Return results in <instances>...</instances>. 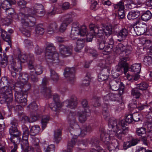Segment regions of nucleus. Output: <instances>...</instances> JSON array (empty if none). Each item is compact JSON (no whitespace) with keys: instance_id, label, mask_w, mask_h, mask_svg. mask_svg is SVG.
I'll use <instances>...</instances> for the list:
<instances>
[{"instance_id":"f257e3e1","label":"nucleus","mask_w":152,"mask_h":152,"mask_svg":"<svg viewBox=\"0 0 152 152\" xmlns=\"http://www.w3.org/2000/svg\"><path fill=\"white\" fill-rule=\"evenodd\" d=\"M14 83L6 76L1 78L0 80V103H6L7 106L11 107L10 103L13 100L12 87Z\"/></svg>"},{"instance_id":"f03ea898","label":"nucleus","mask_w":152,"mask_h":152,"mask_svg":"<svg viewBox=\"0 0 152 152\" xmlns=\"http://www.w3.org/2000/svg\"><path fill=\"white\" fill-rule=\"evenodd\" d=\"M133 121L132 115L131 114L126 115L125 120L117 121L114 119H110L108 123L110 128L113 130L114 135L119 139L121 140L122 137L128 132V128L125 126Z\"/></svg>"},{"instance_id":"7ed1b4c3","label":"nucleus","mask_w":152,"mask_h":152,"mask_svg":"<svg viewBox=\"0 0 152 152\" xmlns=\"http://www.w3.org/2000/svg\"><path fill=\"white\" fill-rule=\"evenodd\" d=\"M55 48L53 44L48 43L46 48L45 55L48 63L49 66L58 64L60 61L59 54L55 52Z\"/></svg>"},{"instance_id":"20e7f679","label":"nucleus","mask_w":152,"mask_h":152,"mask_svg":"<svg viewBox=\"0 0 152 152\" xmlns=\"http://www.w3.org/2000/svg\"><path fill=\"white\" fill-rule=\"evenodd\" d=\"M94 29L93 31L95 33H96L99 38L102 39L104 35L110 36L113 32V27L111 25L104 26L102 27L99 25H93L91 28Z\"/></svg>"},{"instance_id":"39448f33","label":"nucleus","mask_w":152,"mask_h":152,"mask_svg":"<svg viewBox=\"0 0 152 152\" xmlns=\"http://www.w3.org/2000/svg\"><path fill=\"white\" fill-rule=\"evenodd\" d=\"M18 18L23 26L32 27L35 25L36 19L31 15L20 12L18 14Z\"/></svg>"},{"instance_id":"423d86ee","label":"nucleus","mask_w":152,"mask_h":152,"mask_svg":"<svg viewBox=\"0 0 152 152\" xmlns=\"http://www.w3.org/2000/svg\"><path fill=\"white\" fill-rule=\"evenodd\" d=\"M9 133L11 136L9 140L12 143H19L20 142L19 137L21 135V133L17 127L11 126L9 129Z\"/></svg>"},{"instance_id":"0eeeda50","label":"nucleus","mask_w":152,"mask_h":152,"mask_svg":"<svg viewBox=\"0 0 152 152\" xmlns=\"http://www.w3.org/2000/svg\"><path fill=\"white\" fill-rule=\"evenodd\" d=\"M73 46L71 45L66 46L62 44L59 45V53L63 58L69 57L72 54Z\"/></svg>"},{"instance_id":"6e6552de","label":"nucleus","mask_w":152,"mask_h":152,"mask_svg":"<svg viewBox=\"0 0 152 152\" xmlns=\"http://www.w3.org/2000/svg\"><path fill=\"white\" fill-rule=\"evenodd\" d=\"M110 88L113 91L118 90V94L120 95L123 94L124 87L122 83L114 80L110 82Z\"/></svg>"},{"instance_id":"1a4fd4ad","label":"nucleus","mask_w":152,"mask_h":152,"mask_svg":"<svg viewBox=\"0 0 152 152\" xmlns=\"http://www.w3.org/2000/svg\"><path fill=\"white\" fill-rule=\"evenodd\" d=\"M75 69L74 67H67L65 70L64 76L72 84H73L75 81Z\"/></svg>"},{"instance_id":"9d476101","label":"nucleus","mask_w":152,"mask_h":152,"mask_svg":"<svg viewBox=\"0 0 152 152\" xmlns=\"http://www.w3.org/2000/svg\"><path fill=\"white\" fill-rule=\"evenodd\" d=\"M23 91H15V101L20 104L23 106H25L27 104V101Z\"/></svg>"},{"instance_id":"9b49d317","label":"nucleus","mask_w":152,"mask_h":152,"mask_svg":"<svg viewBox=\"0 0 152 152\" xmlns=\"http://www.w3.org/2000/svg\"><path fill=\"white\" fill-rule=\"evenodd\" d=\"M77 98L75 96H72L68 100H66L63 103L64 106L66 107L68 110L69 109L75 108L77 104Z\"/></svg>"},{"instance_id":"f8f14e48","label":"nucleus","mask_w":152,"mask_h":152,"mask_svg":"<svg viewBox=\"0 0 152 152\" xmlns=\"http://www.w3.org/2000/svg\"><path fill=\"white\" fill-rule=\"evenodd\" d=\"M121 95L119 94H115L112 93H110L104 96L103 97V99L105 102L109 101L120 102L122 100Z\"/></svg>"},{"instance_id":"ddd939ff","label":"nucleus","mask_w":152,"mask_h":152,"mask_svg":"<svg viewBox=\"0 0 152 152\" xmlns=\"http://www.w3.org/2000/svg\"><path fill=\"white\" fill-rule=\"evenodd\" d=\"M34 65H33V60L32 59L28 63V67L30 70V75L32 81L34 83L37 82L38 81V78L36 73L34 72Z\"/></svg>"},{"instance_id":"4468645a","label":"nucleus","mask_w":152,"mask_h":152,"mask_svg":"<svg viewBox=\"0 0 152 152\" xmlns=\"http://www.w3.org/2000/svg\"><path fill=\"white\" fill-rule=\"evenodd\" d=\"M34 14L40 16L44 15L45 12L43 5L40 4H35L33 7V14Z\"/></svg>"},{"instance_id":"2eb2a0df","label":"nucleus","mask_w":152,"mask_h":152,"mask_svg":"<svg viewBox=\"0 0 152 152\" xmlns=\"http://www.w3.org/2000/svg\"><path fill=\"white\" fill-rule=\"evenodd\" d=\"M99 132L101 140L106 144H108L110 140L109 137L111 136L112 137L113 136H111V134H110V136L108 134L106 133L105 132L104 129L103 128H101L100 129Z\"/></svg>"},{"instance_id":"dca6fc26","label":"nucleus","mask_w":152,"mask_h":152,"mask_svg":"<svg viewBox=\"0 0 152 152\" xmlns=\"http://www.w3.org/2000/svg\"><path fill=\"white\" fill-rule=\"evenodd\" d=\"M89 112L88 111H84L77 113L78 119L80 123H83L87 120L88 117L89 115Z\"/></svg>"},{"instance_id":"f3484780","label":"nucleus","mask_w":152,"mask_h":152,"mask_svg":"<svg viewBox=\"0 0 152 152\" xmlns=\"http://www.w3.org/2000/svg\"><path fill=\"white\" fill-rule=\"evenodd\" d=\"M128 31L125 28H123L117 34L118 40L121 42L125 39L128 35Z\"/></svg>"},{"instance_id":"a211bd4d","label":"nucleus","mask_w":152,"mask_h":152,"mask_svg":"<svg viewBox=\"0 0 152 152\" xmlns=\"http://www.w3.org/2000/svg\"><path fill=\"white\" fill-rule=\"evenodd\" d=\"M76 112H70L67 117L68 121L71 127L76 123Z\"/></svg>"},{"instance_id":"6ab92c4d","label":"nucleus","mask_w":152,"mask_h":152,"mask_svg":"<svg viewBox=\"0 0 152 152\" xmlns=\"http://www.w3.org/2000/svg\"><path fill=\"white\" fill-rule=\"evenodd\" d=\"M129 59V58L127 57H124L121 58L118 65L115 67V71L118 72L122 71L124 62L128 61Z\"/></svg>"},{"instance_id":"aec40b11","label":"nucleus","mask_w":152,"mask_h":152,"mask_svg":"<svg viewBox=\"0 0 152 152\" xmlns=\"http://www.w3.org/2000/svg\"><path fill=\"white\" fill-rule=\"evenodd\" d=\"M93 25H95L94 24H90L89 25V28L90 29V32L87 34L86 35V40L88 42H91L92 40L93 37L95 36L96 38H99V37L97 36L96 33H95L94 31L93 32V31L94 30V29H93L91 28V27ZM94 28L95 27H94Z\"/></svg>"},{"instance_id":"412c9836","label":"nucleus","mask_w":152,"mask_h":152,"mask_svg":"<svg viewBox=\"0 0 152 152\" xmlns=\"http://www.w3.org/2000/svg\"><path fill=\"white\" fill-rule=\"evenodd\" d=\"M1 37L3 40L8 43L10 46L11 45L10 35L7 34V32L4 30L2 28V30L1 31Z\"/></svg>"},{"instance_id":"4be33fe9","label":"nucleus","mask_w":152,"mask_h":152,"mask_svg":"<svg viewBox=\"0 0 152 152\" xmlns=\"http://www.w3.org/2000/svg\"><path fill=\"white\" fill-rule=\"evenodd\" d=\"M16 3L15 0H5L1 4V8L5 11L11 7L12 5Z\"/></svg>"},{"instance_id":"5701e85b","label":"nucleus","mask_w":152,"mask_h":152,"mask_svg":"<svg viewBox=\"0 0 152 152\" xmlns=\"http://www.w3.org/2000/svg\"><path fill=\"white\" fill-rule=\"evenodd\" d=\"M131 30H134L136 32L137 35H140L143 34L147 31V27L145 25L143 26L140 27H137V26L135 27H132L131 28Z\"/></svg>"},{"instance_id":"b1692460","label":"nucleus","mask_w":152,"mask_h":152,"mask_svg":"<svg viewBox=\"0 0 152 152\" xmlns=\"http://www.w3.org/2000/svg\"><path fill=\"white\" fill-rule=\"evenodd\" d=\"M80 132V134L78 133V135H80L81 137H84L88 132H89L92 130V128L89 125H85L82 127L81 129H79Z\"/></svg>"},{"instance_id":"393cba45","label":"nucleus","mask_w":152,"mask_h":152,"mask_svg":"<svg viewBox=\"0 0 152 152\" xmlns=\"http://www.w3.org/2000/svg\"><path fill=\"white\" fill-rule=\"evenodd\" d=\"M28 137L23 136L20 144L22 149L23 150H26L30 148L28 141Z\"/></svg>"},{"instance_id":"a878e982","label":"nucleus","mask_w":152,"mask_h":152,"mask_svg":"<svg viewBox=\"0 0 152 152\" xmlns=\"http://www.w3.org/2000/svg\"><path fill=\"white\" fill-rule=\"evenodd\" d=\"M29 57L30 58L29 59H28V56L26 54H19L18 56V58L21 62L23 63L26 62L27 60H29V61L32 59L33 60V62H34L33 56L30 54L29 55ZM33 65H34V64Z\"/></svg>"},{"instance_id":"bb28decb","label":"nucleus","mask_w":152,"mask_h":152,"mask_svg":"<svg viewBox=\"0 0 152 152\" xmlns=\"http://www.w3.org/2000/svg\"><path fill=\"white\" fill-rule=\"evenodd\" d=\"M77 140L75 138H72L70 141H68L67 144V151L64 150L63 152H72V148L75 145Z\"/></svg>"},{"instance_id":"cd10ccee","label":"nucleus","mask_w":152,"mask_h":152,"mask_svg":"<svg viewBox=\"0 0 152 152\" xmlns=\"http://www.w3.org/2000/svg\"><path fill=\"white\" fill-rule=\"evenodd\" d=\"M141 69V64L139 63L134 64L131 66L130 67L131 71L134 73V74H137L138 75L140 72Z\"/></svg>"},{"instance_id":"c85d7f7f","label":"nucleus","mask_w":152,"mask_h":152,"mask_svg":"<svg viewBox=\"0 0 152 152\" xmlns=\"http://www.w3.org/2000/svg\"><path fill=\"white\" fill-rule=\"evenodd\" d=\"M140 15L139 11H131L127 15V18L130 20H133L136 19Z\"/></svg>"},{"instance_id":"c756f323","label":"nucleus","mask_w":152,"mask_h":152,"mask_svg":"<svg viewBox=\"0 0 152 152\" xmlns=\"http://www.w3.org/2000/svg\"><path fill=\"white\" fill-rule=\"evenodd\" d=\"M50 120V117L48 115H43L41 118V123L42 129H44L47 126Z\"/></svg>"},{"instance_id":"7c9ffc66","label":"nucleus","mask_w":152,"mask_h":152,"mask_svg":"<svg viewBox=\"0 0 152 152\" xmlns=\"http://www.w3.org/2000/svg\"><path fill=\"white\" fill-rule=\"evenodd\" d=\"M76 43V46L75 48V50L77 52H80V50L84 47V41L83 39H78Z\"/></svg>"},{"instance_id":"2f4dec72","label":"nucleus","mask_w":152,"mask_h":152,"mask_svg":"<svg viewBox=\"0 0 152 152\" xmlns=\"http://www.w3.org/2000/svg\"><path fill=\"white\" fill-rule=\"evenodd\" d=\"M61 107V104L59 102L51 103L50 105V107L53 111L56 112L59 110Z\"/></svg>"},{"instance_id":"473e14b6","label":"nucleus","mask_w":152,"mask_h":152,"mask_svg":"<svg viewBox=\"0 0 152 152\" xmlns=\"http://www.w3.org/2000/svg\"><path fill=\"white\" fill-rule=\"evenodd\" d=\"M61 130L60 129L56 130L54 131V139L55 142L57 143H59L61 139Z\"/></svg>"},{"instance_id":"72a5a7b5","label":"nucleus","mask_w":152,"mask_h":152,"mask_svg":"<svg viewBox=\"0 0 152 152\" xmlns=\"http://www.w3.org/2000/svg\"><path fill=\"white\" fill-rule=\"evenodd\" d=\"M42 93L46 98H50L51 96V88L44 87L42 90Z\"/></svg>"},{"instance_id":"f704fd0d","label":"nucleus","mask_w":152,"mask_h":152,"mask_svg":"<svg viewBox=\"0 0 152 152\" xmlns=\"http://www.w3.org/2000/svg\"><path fill=\"white\" fill-rule=\"evenodd\" d=\"M152 16V15L150 11H147L143 13L141 16V19L144 21H147L150 19Z\"/></svg>"},{"instance_id":"c9c22d12","label":"nucleus","mask_w":152,"mask_h":152,"mask_svg":"<svg viewBox=\"0 0 152 152\" xmlns=\"http://www.w3.org/2000/svg\"><path fill=\"white\" fill-rule=\"evenodd\" d=\"M136 133L137 135L141 136L142 137V138L146 137L145 135L146 133V129L143 127L137 128L136 129Z\"/></svg>"},{"instance_id":"e433bc0d","label":"nucleus","mask_w":152,"mask_h":152,"mask_svg":"<svg viewBox=\"0 0 152 152\" xmlns=\"http://www.w3.org/2000/svg\"><path fill=\"white\" fill-rule=\"evenodd\" d=\"M40 130V128L38 126H34L31 127L30 130V134L31 136H35L39 133Z\"/></svg>"},{"instance_id":"4c0bfd02","label":"nucleus","mask_w":152,"mask_h":152,"mask_svg":"<svg viewBox=\"0 0 152 152\" xmlns=\"http://www.w3.org/2000/svg\"><path fill=\"white\" fill-rule=\"evenodd\" d=\"M58 25L55 22H53L51 23L48 26V29L49 31L55 32L58 30Z\"/></svg>"},{"instance_id":"58836bf2","label":"nucleus","mask_w":152,"mask_h":152,"mask_svg":"<svg viewBox=\"0 0 152 152\" xmlns=\"http://www.w3.org/2000/svg\"><path fill=\"white\" fill-rule=\"evenodd\" d=\"M50 77L51 79L55 82H57L59 79L58 74L53 69L50 70Z\"/></svg>"},{"instance_id":"ea45409f","label":"nucleus","mask_w":152,"mask_h":152,"mask_svg":"<svg viewBox=\"0 0 152 152\" xmlns=\"http://www.w3.org/2000/svg\"><path fill=\"white\" fill-rule=\"evenodd\" d=\"M126 78L129 81L132 82L134 80L136 81L138 80L140 77V75L138 74H134L131 75L129 74H127L126 75Z\"/></svg>"},{"instance_id":"a19ab883","label":"nucleus","mask_w":152,"mask_h":152,"mask_svg":"<svg viewBox=\"0 0 152 152\" xmlns=\"http://www.w3.org/2000/svg\"><path fill=\"white\" fill-rule=\"evenodd\" d=\"M79 27H73L72 28L71 31V36L74 37V38H77V36L79 35Z\"/></svg>"},{"instance_id":"79ce46f5","label":"nucleus","mask_w":152,"mask_h":152,"mask_svg":"<svg viewBox=\"0 0 152 152\" xmlns=\"http://www.w3.org/2000/svg\"><path fill=\"white\" fill-rule=\"evenodd\" d=\"M131 94L136 99L139 98L141 95V93L139 91L138 88H132V89Z\"/></svg>"},{"instance_id":"37998d69","label":"nucleus","mask_w":152,"mask_h":152,"mask_svg":"<svg viewBox=\"0 0 152 152\" xmlns=\"http://www.w3.org/2000/svg\"><path fill=\"white\" fill-rule=\"evenodd\" d=\"M35 32L36 35L37 37L42 35L43 34L44 32V30L41 25H38L36 27L35 29Z\"/></svg>"},{"instance_id":"c03bdc74","label":"nucleus","mask_w":152,"mask_h":152,"mask_svg":"<svg viewBox=\"0 0 152 152\" xmlns=\"http://www.w3.org/2000/svg\"><path fill=\"white\" fill-rule=\"evenodd\" d=\"M64 19L63 22L68 25L73 21L72 18L70 15L66 14L62 17Z\"/></svg>"},{"instance_id":"a18cd8bd","label":"nucleus","mask_w":152,"mask_h":152,"mask_svg":"<svg viewBox=\"0 0 152 152\" xmlns=\"http://www.w3.org/2000/svg\"><path fill=\"white\" fill-rule=\"evenodd\" d=\"M10 105H11V107H9L7 106L8 107L9 109H11L12 108H14V110L18 112H19L20 111H22L23 108L21 105L19 104L16 105H14V104L12 102L11 103H10Z\"/></svg>"},{"instance_id":"49530a36","label":"nucleus","mask_w":152,"mask_h":152,"mask_svg":"<svg viewBox=\"0 0 152 152\" xmlns=\"http://www.w3.org/2000/svg\"><path fill=\"white\" fill-rule=\"evenodd\" d=\"M12 21V19L10 18H5L1 19L0 22L3 25L8 26L10 24Z\"/></svg>"},{"instance_id":"de8ad7c7","label":"nucleus","mask_w":152,"mask_h":152,"mask_svg":"<svg viewBox=\"0 0 152 152\" xmlns=\"http://www.w3.org/2000/svg\"><path fill=\"white\" fill-rule=\"evenodd\" d=\"M143 63L146 66L150 65L152 64V58L150 56H145L144 58Z\"/></svg>"},{"instance_id":"09e8293b","label":"nucleus","mask_w":152,"mask_h":152,"mask_svg":"<svg viewBox=\"0 0 152 152\" xmlns=\"http://www.w3.org/2000/svg\"><path fill=\"white\" fill-rule=\"evenodd\" d=\"M137 88L140 90H146L148 88V84L146 83L142 82L137 85Z\"/></svg>"},{"instance_id":"8fccbe9b","label":"nucleus","mask_w":152,"mask_h":152,"mask_svg":"<svg viewBox=\"0 0 152 152\" xmlns=\"http://www.w3.org/2000/svg\"><path fill=\"white\" fill-rule=\"evenodd\" d=\"M42 67L39 65H37L34 68L35 73L37 75H39L43 72Z\"/></svg>"},{"instance_id":"3c124183","label":"nucleus","mask_w":152,"mask_h":152,"mask_svg":"<svg viewBox=\"0 0 152 152\" xmlns=\"http://www.w3.org/2000/svg\"><path fill=\"white\" fill-rule=\"evenodd\" d=\"M82 105L84 109V111L89 112L88 109V103L86 99H83L81 102Z\"/></svg>"},{"instance_id":"603ef678","label":"nucleus","mask_w":152,"mask_h":152,"mask_svg":"<svg viewBox=\"0 0 152 152\" xmlns=\"http://www.w3.org/2000/svg\"><path fill=\"white\" fill-rule=\"evenodd\" d=\"M5 12L7 15L11 17H12L15 12L14 9L11 7L5 10Z\"/></svg>"},{"instance_id":"864d4df0","label":"nucleus","mask_w":152,"mask_h":152,"mask_svg":"<svg viewBox=\"0 0 152 152\" xmlns=\"http://www.w3.org/2000/svg\"><path fill=\"white\" fill-rule=\"evenodd\" d=\"M150 139L151 140H152V131L149 132L148 134V136L147 137H144L142 138V141L145 144L147 145L146 141L149 140Z\"/></svg>"},{"instance_id":"5fc2aeb1","label":"nucleus","mask_w":152,"mask_h":152,"mask_svg":"<svg viewBox=\"0 0 152 152\" xmlns=\"http://www.w3.org/2000/svg\"><path fill=\"white\" fill-rule=\"evenodd\" d=\"M8 64V67L10 69V68L11 69H18L16 66V63L13 59Z\"/></svg>"},{"instance_id":"6e6d98bb","label":"nucleus","mask_w":152,"mask_h":152,"mask_svg":"<svg viewBox=\"0 0 152 152\" xmlns=\"http://www.w3.org/2000/svg\"><path fill=\"white\" fill-rule=\"evenodd\" d=\"M24 12V13L28 14L29 15H30L32 14H33V13L32 12L31 9L30 8L26 7L21 10V12Z\"/></svg>"},{"instance_id":"4d7b16f0","label":"nucleus","mask_w":152,"mask_h":152,"mask_svg":"<svg viewBox=\"0 0 152 152\" xmlns=\"http://www.w3.org/2000/svg\"><path fill=\"white\" fill-rule=\"evenodd\" d=\"M79 35L81 37L84 36L87 32L86 27L85 26H82L80 29L79 28Z\"/></svg>"},{"instance_id":"13d9d810","label":"nucleus","mask_w":152,"mask_h":152,"mask_svg":"<svg viewBox=\"0 0 152 152\" xmlns=\"http://www.w3.org/2000/svg\"><path fill=\"white\" fill-rule=\"evenodd\" d=\"M24 43L25 46L28 48H33V43L30 40L27 39H25Z\"/></svg>"},{"instance_id":"bf43d9fd","label":"nucleus","mask_w":152,"mask_h":152,"mask_svg":"<svg viewBox=\"0 0 152 152\" xmlns=\"http://www.w3.org/2000/svg\"><path fill=\"white\" fill-rule=\"evenodd\" d=\"M132 115L133 121L136 122L140 120L141 115L138 113H134Z\"/></svg>"},{"instance_id":"052dcab7","label":"nucleus","mask_w":152,"mask_h":152,"mask_svg":"<svg viewBox=\"0 0 152 152\" xmlns=\"http://www.w3.org/2000/svg\"><path fill=\"white\" fill-rule=\"evenodd\" d=\"M20 30L22 33L25 36L29 37L30 36V33L29 31L23 28H21Z\"/></svg>"},{"instance_id":"680f3d73","label":"nucleus","mask_w":152,"mask_h":152,"mask_svg":"<svg viewBox=\"0 0 152 152\" xmlns=\"http://www.w3.org/2000/svg\"><path fill=\"white\" fill-rule=\"evenodd\" d=\"M22 128L23 131V136L28 137L29 132L27 127L25 125H23Z\"/></svg>"},{"instance_id":"e2e57ef3","label":"nucleus","mask_w":152,"mask_h":152,"mask_svg":"<svg viewBox=\"0 0 152 152\" xmlns=\"http://www.w3.org/2000/svg\"><path fill=\"white\" fill-rule=\"evenodd\" d=\"M114 7L115 9H118V10L124 9V2L122 1H120L118 4L114 5Z\"/></svg>"},{"instance_id":"0e129e2a","label":"nucleus","mask_w":152,"mask_h":152,"mask_svg":"<svg viewBox=\"0 0 152 152\" xmlns=\"http://www.w3.org/2000/svg\"><path fill=\"white\" fill-rule=\"evenodd\" d=\"M28 107L30 109L37 110L38 109V105L35 102H33L28 106Z\"/></svg>"},{"instance_id":"69168bd1","label":"nucleus","mask_w":152,"mask_h":152,"mask_svg":"<svg viewBox=\"0 0 152 152\" xmlns=\"http://www.w3.org/2000/svg\"><path fill=\"white\" fill-rule=\"evenodd\" d=\"M91 9L93 10H96L99 8L98 4L96 1L92 2L90 7Z\"/></svg>"},{"instance_id":"338daca9","label":"nucleus","mask_w":152,"mask_h":152,"mask_svg":"<svg viewBox=\"0 0 152 152\" xmlns=\"http://www.w3.org/2000/svg\"><path fill=\"white\" fill-rule=\"evenodd\" d=\"M22 113L23 112H20L18 113V115L20 116L21 115L22 117V121H24L25 122H30V120L29 118L26 115H24L22 114Z\"/></svg>"},{"instance_id":"774afa93","label":"nucleus","mask_w":152,"mask_h":152,"mask_svg":"<svg viewBox=\"0 0 152 152\" xmlns=\"http://www.w3.org/2000/svg\"><path fill=\"white\" fill-rule=\"evenodd\" d=\"M55 151V146L53 145H49L45 150V152H54Z\"/></svg>"}]
</instances>
